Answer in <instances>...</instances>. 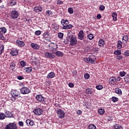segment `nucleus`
I'll list each match as a JSON object with an SVG mask.
<instances>
[{
  "label": "nucleus",
  "mask_w": 129,
  "mask_h": 129,
  "mask_svg": "<svg viewBox=\"0 0 129 129\" xmlns=\"http://www.w3.org/2000/svg\"><path fill=\"white\" fill-rule=\"evenodd\" d=\"M64 25V26H63V29H64V30H68V29H71L72 28H73V25H71V24H67L66 25V24H63Z\"/></svg>",
  "instance_id": "nucleus-22"
},
{
  "label": "nucleus",
  "mask_w": 129,
  "mask_h": 129,
  "mask_svg": "<svg viewBox=\"0 0 129 129\" xmlns=\"http://www.w3.org/2000/svg\"><path fill=\"white\" fill-rule=\"evenodd\" d=\"M10 16L11 18L14 20L15 19H18V18H19V16H20V14H19V12H18V11L13 10L11 12Z\"/></svg>",
  "instance_id": "nucleus-3"
},
{
  "label": "nucleus",
  "mask_w": 129,
  "mask_h": 129,
  "mask_svg": "<svg viewBox=\"0 0 129 129\" xmlns=\"http://www.w3.org/2000/svg\"><path fill=\"white\" fill-rule=\"evenodd\" d=\"M34 34L36 36H40L41 35V31L37 30L35 32Z\"/></svg>",
  "instance_id": "nucleus-54"
},
{
  "label": "nucleus",
  "mask_w": 129,
  "mask_h": 129,
  "mask_svg": "<svg viewBox=\"0 0 129 129\" xmlns=\"http://www.w3.org/2000/svg\"><path fill=\"white\" fill-rule=\"evenodd\" d=\"M78 38L79 40H83L84 39V32L83 30H81L78 34Z\"/></svg>",
  "instance_id": "nucleus-17"
},
{
  "label": "nucleus",
  "mask_w": 129,
  "mask_h": 129,
  "mask_svg": "<svg viewBox=\"0 0 129 129\" xmlns=\"http://www.w3.org/2000/svg\"><path fill=\"white\" fill-rule=\"evenodd\" d=\"M121 78L120 77H117V78L116 79V81H120L121 80Z\"/></svg>",
  "instance_id": "nucleus-63"
},
{
  "label": "nucleus",
  "mask_w": 129,
  "mask_h": 129,
  "mask_svg": "<svg viewBox=\"0 0 129 129\" xmlns=\"http://www.w3.org/2000/svg\"><path fill=\"white\" fill-rule=\"evenodd\" d=\"M57 48H52L51 49V52H52V54H55L56 53H57V51H58V49H57Z\"/></svg>",
  "instance_id": "nucleus-46"
},
{
  "label": "nucleus",
  "mask_w": 129,
  "mask_h": 129,
  "mask_svg": "<svg viewBox=\"0 0 129 129\" xmlns=\"http://www.w3.org/2000/svg\"><path fill=\"white\" fill-rule=\"evenodd\" d=\"M113 21L116 22L117 21V14L115 12H113L112 15Z\"/></svg>",
  "instance_id": "nucleus-24"
},
{
  "label": "nucleus",
  "mask_w": 129,
  "mask_h": 129,
  "mask_svg": "<svg viewBox=\"0 0 129 129\" xmlns=\"http://www.w3.org/2000/svg\"><path fill=\"white\" fill-rule=\"evenodd\" d=\"M6 115L4 113H0V119H5Z\"/></svg>",
  "instance_id": "nucleus-52"
},
{
  "label": "nucleus",
  "mask_w": 129,
  "mask_h": 129,
  "mask_svg": "<svg viewBox=\"0 0 129 129\" xmlns=\"http://www.w3.org/2000/svg\"><path fill=\"white\" fill-rule=\"evenodd\" d=\"M55 106L56 107H58V108H61V105H60L59 104H58V103H55Z\"/></svg>",
  "instance_id": "nucleus-62"
},
{
  "label": "nucleus",
  "mask_w": 129,
  "mask_h": 129,
  "mask_svg": "<svg viewBox=\"0 0 129 129\" xmlns=\"http://www.w3.org/2000/svg\"><path fill=\"white\" fill-rule=\"evenodd\" d=\"M84 60L86 63H90V64H94V62H95V60H94L91 57H86L84 58Z\"/></svg>",
  "instance_id": "nucleus-10"
},
{
  "label": "nucleus",
  "mask_w": 129,
  "mask_h": 129,
  "mask_svg": "<svg viewBox=\"0 0 129 129\" xmlns=\"http://www.w3.org/2000/svg\"><path fill=\"white\" fill-rule=\"evenodd\" d=\"M68 12L69 13V14H72L74 13V11H73V8H69L68 9Z\"/></svg>",
  "instance_id": "nucleus-43"
},
{
  "label": "nucleus",
  "mask_w": 129,
  "mask_h": 129,
  "mask_svg": "<svg viewBox=\"0 0 129 129\" xmlns=\"http://www.w3.org/2000/svg\"><path fill=\"white\" fill-rule=\"evenodd\" d=\"M6 129H18V126H17V124L15 123H10L8 124L6 127Z\"/></svg>",
  "instance_id": "nucleus-6"
},
{
  "label": "nucleus",
  "mask_w": 129,
  "mask_h": 129,
  "mask_svg": "<svg viewBox=\"0 0 129 129\" xmlns=\"http://www.w3.org/2000/svg\"><path fill=\"white\" fill-rule=\"evenodd\" d=\"M85 92L86 94H90L92 95V94H93V89L90 88H87Z\"/></svg>",
  "instance_id": "nucleus-19"
},
{
  "label": "nucleus",
  "mask_w": 129,
  "mask_h": 129,
  "mask_svg": "<svg viewBox=\"0 0 129 129\" xmlns=\"http://www.w3.org/2000/svg\"><path fill=\"white\" fill-rule=\"evenodd\" d=\"M122 41L123 43H127V41H128V36L126 35H123Z\"/></svg>",
  "instance_id": "nucleus-21"
},
{
  "label": "nucleus",
  "mask_w": 129,
  "mask_h": 129,
  "mask_svg": "<svg viewBox=\"0 0 129 129\" xmlns=\"http://www.w3.org/2000/svg\"><path fill=\"white\" fill-rule=\"evenodd\" d=\"M96 88L98 90H101V89H103V86H102V85H98L96 86Z\"/></svg>",
  "instance_id": "nucleus-50"
},
{
  "label": "nucleus",
  "mask_w": 129,
  "mask_h": 129,
  "mask_svg": "<svg viewBox=\"0 0 129 129\" xmlns=\"http://www.w3.org/2000/svg\"><path fill=\"white\" fill-rule=\"evenodd\" d=\"M123 55L125 56V57H129V50H125L124 52Z\"/></svg>",
  "instance_id": "nucleus-40"
},
{
  "label": "nucleus",
  "mask_w": 129,
  "mask_h": 129,
  "mask_svg": "<svg viewBox=\"0 0 129 129\" xmlns=\"http://www.w3.org/2000/svg\"><path fill=\"white\" fill-rule=\"evenodd\" d=\"M16 45H17L18 47L19 48H23V47L25 46V42L17 40H16Z\"/></svg>",
  "instance_id": "nucleus-12"
},
{
  "label": "nucleus",
  "mask_w": 129,
  "mask_h": 129,
  "mask_svg": "<svg viewBox=\"0 0 129 129\" xmlns=\"http://www.w3.org/2000/svg\"><path fill=\"white\" fill-rule=\"evenodd\" d=\"M26 123V125H30L31 126H33V125H35L34 124V120H31L30 119H28L25 121Z\"/></svg>",
  "instance_id": "nucleus-15"
},
{
  "label": "nucleus",
  "mask_w": 129,
  "mask_h": 129,
  "mask_svg": "<svg viewBox=\"0 0 129 129\" xmlns=\"http://www.w3.org/2000/svg\"><path fill=\"white\" fill-rule=\"evenodd\" d=\"M42 36L43 39H44L46 41H47V42H50L51 38L50 37V33L48 32V31H46L45 32H44Z\"/></svg>",
  "instance_id": "nucleus-7"
},
{
  "label": "nucleus",
  "mask_w": 129,
  "mask_h": 129,
  "mask_svg": "<svg viewBox=\"0 0 129 129\" xmlns=\"http://www.w3.org/2000/svg\"><path fill=\"white\" fill-rule=\"evenodd\" d=\"M20 65L22 67H25L26 65V63L24 60H22L20 61Z\"/></svg>",
  "instance_id": "nucleus-48"
},
{
  "label": "nucleus",
  "mask_w": 129,
  "mask_h": 129,
  "mask_svg": "<svg viewBox=\"0 0 129 129\" xmlns=\"http://www.w3.org/2000/svg\"><path fill=\"white\" fill-rule=\"evenodd\" d=\"M20 92L21 94H29L31 92V90L29 88L24 87L20 89Z\"/></svg>",
  "instance_id": "nucleus-4"
},
{
  "label": "nucleus",
  "mask_w": 129,
  "mask_h": 129,
  "mask_svg": "<svg viewBox=\"0 0 129 129\" xmlns=\"http://www.w3.org/2000/svg\"><path fill=\"white\" fill-rule=\"evenodd\" d=\"M18 124L19 126H24V122L22 121H20L18 122Z\"/></svg>",
  "instance_id": "nucleus-58"
},
{
  "label": "nucleus",
  "mask_w": 129,
  "mask_h": 129,
  "mask_svg": "<svg viewBox=\"0 0 129 129\" xmlns=\"http://www.w3.org/2000/svg\"><path fill=\"white\" fill-rule=\"evenodd\" d=\"M33 11L35 13H38V14H39V13H41V12L43 11V8L41 6H36L34 8Z\"/></svg>",
  "instance_id": "nucleus-14"
},
{
  "label": "nucleus",
  "mask_w": 129,
  "mask_h": 129,
  "mask_svg": "<svg viewBox=\"0 0 129 129\" xmlns=\"http://www.w3.org/2000/svg\"><path fill=\"white\" fill-rule=\"evenodd\" d=\"M33 112L35 115H42L43 111L41 108H37L33 110Z\"/></svg>",
  "instance_id": "nucleus-8"
},
{
  "label": "nucleus",
  "mask_w": 129,
  "mask_h": 129,
  "mask_svg": "<svg viewBox=\"0 0 129 129\" xmlns=\"http://www.w3.org/2000/svg\"><path fill=\"white\" fill-rule=\"evenodd\" d=\"M17 79H18V80H23V79H25V78L22 76H18Z\"/></svg>",
  "instance_id": "nucleus-56"
},
{
  "label": "nucleus",
  "mask_w": 129,
  "mask_h": 129,
  "mask_svg": "<svg viewBox=\"0 0 129 129\" xmlns=\"http://www.w3.org/2000/svg\"><path fill=\"white\" fill-rule=\"evenodd\" d=\"M44 56L46 58H48L49 59H54L56 56L54 54L51 52H46L44 53Z\"/></svg>",
  "instance_id": "nucleus-9"
},
{
  "label": "nucleus",
  "mask_w": 129,
  "mask_h": 129,
  "mask_svg": "<svg viewBox=\"0 0 129 129\" xmlns=\"http://www.w3.org/2000/svg\"><path fill=\"white\" fill-rule=\"evenodd\" d=\"M77 44V38L73 35L70 36V45L71 46H75Z\"/></svg>",
  "instance_id": "nucleus-2"
},
{
  "label": "nucleus",
  "mask_w": 129,
  "mask_h": 129,
  "mask_svg": "<svg viewBox=\"0 0 129 129\" xmlns=\"http://www.w3.org/2000/svg\"><path fill=\"white\" fill-rule=\"evenodd\" d=\"M112 100L113 102H116L118 100V98H117V97H112Z\"/></svg>",
  "instance_id": "nucleus-53"
},
{
  "label": "nucleus",
  "mask_w": 129,
  "mask_h": 129,
  "mask_svg": "<svg viewBox=\"0 0 129 129\" xmlns=\"http://www.w3.org/2000/svg\"><path fill=\"white\" fill-rule=\"evenodd\" d=\"M99 47H103L104 46V41L102 39H100L98 42Z\"/></svg>",
  "instance_id": "nucleus-27"
},
{
  "label": "nucleus",
  "mask_w": 129,
  "mask_h": 129,
  "mask_svg": "<svg viewBox=\"0 0 129 129\" xmlns=\"http://www.w3.org/2000/svg\"><path fill=\"white\" fill-rule=\"evenodd\" d=\"M11 94L13 97H13H11V100H12V101H15L16 99H17V97H18V98L21 97V93L17 90L12 91L11 92Z\"/></svg>",
  "instance_id": "nucleus-1"
},
{
  "label": "nucleus",
  "mask_w": 129,
  "mask_h": 129,
  "mask_svg": "<svg viewBox=\"0 0 129 129\" xmlns=\"http://www.w3.org/2000/svg\"><path fill=\"white\" fill-rule=\"evenodd\" d=\"M114 54L116 55V56L121 55V50L117 49L114 51Z\"/></svg>",
  "instance_id": "nucleus-36"
},
{
  "label": "nucleus",
  "mask_w": 129,
  "mask_h": 129,
  "mask_svg": "<svg viewBox=\"0 0 129 129\" xmlns=\"http://www.w3.org/2000/svg\"><path fill=\"white\" fill-rule=\"evenodd\" d=\"M64 53L62 51L57 50L55 53V55L57 57H63Z\"/></svg>",
  "instance_id": "nucleus-26"
},
{
  "label": "nucleus",
  "mask_w": 129,
  "mask_h": 129,
  "mask_svg": "<svg viewBox=\"0 0 129 129\" xmlns=\"http://www.w3.org/2000/svg\"><path fill=\"white\" fill-rule=\"evenodd\" d=\"M113 126H114V129H120L121 128V126L119 125V124H115L113 125Z\"/></svg>",
  "instance_id": "nucleus-38"
},
{
  "label": "nucleus",
  "mask_w": 129,
  "mask_h": 129,
  "mask_svg": "<svg viewBox=\"0 0 129 129\" xmlns=\"http://www.w3.org/2000/svg\"><path fill=\"white\" fill-rule=\"evenodd\" d=\"M56 113L59 118H64L65 117V112L61 109L56 111Z\"/></svg>",
  "instance_id": "nucleus-5"
},
{
  "label": "nucleus",
  "mask_w": 129,
  "mask_h": 129,
  "mask_svg": "<svg viewBox=\"0 0 129 129\" xmlns=\"http://www.w3.org/2000/svg\"><path fill=\"white\" fill-rule=\"evenodd\" d=\"M124 82H126V83H129V74H126L124 77Z\"/></svg>",
  "instance_id": "nucleus-32"
},
{
  "label": "nucleus",
  "mask_w": 129,
  "mask_h": 129,
  "mask_svg": "<svg viewBox=\"0 0 129 129\" xmlns=\"http://www.w3.org/2000/svg\"><path fill=\"white\" fill-rule=\"evenodd\" d=\"M73 76H76L77 75V71L76 70H74L72 72Z\"/></svg>",
  "instance_id": "nucleus-59"
},
{
  "label": "nucleus",
  "mask_w": 129,
  "mask_h": 129,
  "mask_svg": "<svg viewBox=\"0 0 129 129\" xmlns=\"http://www.w3.org/2000/svg\"><path fill=\"white\" fill-rule=\"evenodd\" d=\"M46 15L47 16H51V15H53V12L51 10H47L46 12Z\"/></svg>",
  "instance_id": "nucleus-42"
},
{
  "label": "nucleus",
  "mask_w": 129,
  "mask_h": 129,
  "mask_svg": "<svg viewBox=\"0 0 129 129\" xmlns=\"http://www.w3.org/2000/svg\"><path fill=\"white\" fill-rule=\"evenodd\" d=\"M5 116L6 117H13V114H12V112L9 111H7L5 112Z\"/></svg>",
  "instance_id": "nucleus-25"
},
{
  "label": "nucleus",
  "mask_w": 129,
  "mask_h": 129,
  "mask_svg": "<svg viewBox=\"0 0 129 129\" xmlns=\"http://www.w3.org/2000/svg\"><path fill=\"white\" fill-rule=\"evenodd\" d=\"M4 49H5V47H4V45H0V55H2V54H3V51H4Z\"/></svg>",
  "instance_id": "nucleus-45"
},
{
  "label": "nucleus",
  "mask_w": 129,
  "mask_h": 129,
  "mask_svg": "<svg viewBox=\"0 0 129 129\" xmlns=\"http://www.w3.org/2000/svg\"><path fill=\"white\" fill-rule=\"evenodd\" d=\"M54 77H55V73H54V72H51L50 73H49L46 77V78L48 79L54 78Z\"/></svg>",
  "instance_id": "nucleus-23"
},
{
  "label": "nucleus",
  "mask_w": 129,
  "mask_h": 129,
  "mask_svg": "<svg viewBox=\"0 0 129 129\" xmlns=\"http://www.w3.org/2000/svg\"><path fill=\"white\" fill-rule=\"evenodd\" d=\"M84 77L85 79H89V77H90V75L89 74L86 73L85 74Z\"/></svg>",
  "instance_id": "nucleus-55"
},
{
  "label": "nucleus",
  "mask_w": 129,
  "mask_h": 129,
  "mask_svg": "<svg viewBox=\"0 0 129 129\" xmlns=\"http://www.w3.org/2000/svg\"><path fill=\"white\" fill-rule=\"evenodd\" d=\"M77 113L78 114H79V115H80V114H82V111H81V110H79L77 111Z\"/></svg>",
  "instance_id": "nucleus-64"
},
{
  "label": "nucleus",
  "mask_w": 129,
  "mask_h": 129,
  "mask_svg": "<svg viewBox=\"0 0 129 129\" xmlns=\"http://www.w3.org/2000/svg\"><path fill=\"white\" fill-rule=\"evenodd\" d=\"M49 47H51V49H55L56 48H58V46L56 44L54 43H51L49 44Z\"/></svg>",
  "instance_id": "nucleus-35"
},
{
  "label": "nucleus",
  "mask_w": 129,
  "mask_h": 129,
  "mask_svg": "<svg viewBox=\"0 0 129 129\" xmlns=\"http://www.w3.org/2000/svg\"><path fill=\"white\" fill-rule=\"evenodd\" d=\"M116 84V78H115V77L111 78L109 79V84L110 85H114Z\"/></svg>",
  "instance_id": "nucleus-13"
},
{
  "label": "nucleus",
  "mask_w": 129,
  "mask_h": 129,
  "mask_svg": "<svg viewBox=\"0 0 129 129\" xmlns=\"http://www.w3.org/2000/svg\"><path fill=\"white\" fill-rule=\"evenodd\" d=\"M11 55L12 56H17L18 54H19V50L18 49H13L11 50V52H10Z\"/></svg>",
  "instance_id": "nucleus-18"
},
{
  "label": "nucleus",
  "mask_w": 129,
  "mask_h": 129,
  "mask_svg": "<svg viewBox=\"0 0 129 129\" xmlns=\"http://www.w3.org/2000/svg\"><path fill=\"white\" fill-rule=\"evenodd\" d=\"M24 70L25 71H26V72H27V73H31V72H32V67H27V68H24Z\"/></svg>",
  "instance_id": "nucleus-34"
},
{
  "label": "nucleus",
  "mask_w": 129,
  "mask_h": 129,
  "mask_svg": "<svg viewBox=\"0 0 129 129\" xmlns=\"http://www.w3.org/2000/svg\"><path fill=\"white\" fill-rule=\"evenodd\" d=\"M16 63H15V62L12 61L10 63V68L12 69V70H14V69H16Z\"/></svg>",
  "instance_id": "nucleus-30"
},
{
  "label": "nucleus",
  "mask_w": 129,
  "mask_h": 129,
  "mask_svg": "<svg viewBox=\"0 0 129 129\" xmlns=\"http://www.w3.org/2000/svg\"><path fill=\"white\" fill-rule=\"evenodd\" d=\"M61 25H62L63 27H64V25H67L69 24V22L68 21V20H62L61 21Z\"/></svg>",
  "instance_id": "nucleus-33"
},
{
  "label": "nucleus",
  "mask_w": 129,
  "mask_h": 129,
  "mask_svg": "<svg viewBox=\"0 0 129 129\" xmlns=\"http://www.w3.org/2000/svg\"><path fill=\"white\" fill-rule=\"evenodd\" d=\"M3 33H0V40H2V41H4L5 40V37L4 36Z\"/></svg>",
  "instance_id": "nucleus-57"
},
{
  "label": "nucleus",
  "mask_w": 129,
  "mask_h": 129,
  "mask_svg": "<svg viewBox=\"0 0 129 129\" xmlns=\"http://www.w3.org/2000/svg\"><path fill=\"white\" fill-rule=\"evenodd\" d=\"M89 129H96V126L94 124H91L88 126Z\"/></svg>",
  "instance_id": "nucleus-44"
},
{
  "label": "nucleus",
  "mask_w": 129,
  "mask_h": 129,
  "mask_svg": "<svg viewBox=\"0 0 129 129\" xmlns=\"http://www.w3.org/2000/svg\"><path fill=\"white\" fill-rule=\"evenodd\" d=\"M63 3V1L58 0V1H57V5H62Z\"/></svg>",
  "instance_id": "nucleus-61"
},
{
  "label": "nucleus",
  "mask_w": 129,
  "mask_h": 129,
  "mask_svg": "<svg viewBox=\"0 0 129 129\" xmlns=\"http://www.w3.org/2000/svg\"><path fill=\"white\" fill-rule=\"evenodd\" d=\"M116 59H117V60H121L122 59H123V57L121 54L116 55Z\"/></svg>",
  "instance_id": "nucleus-49"
},
{
  "label": "nucleus",
  "mask_w": 129,
  "mask_h": 129,
  "mask_svg": "<svg viewBox=\"0 0 129 129\" xmlns=\"http://www.w3.org/2000/svg\"><path fill=\"white\" fill-rule=\"evenodd\" d=\"M115 92L117 94H119L120 95H121V94H122V92H121V90L118 88H116L115 89Z\"/></svg>",
  "instance_id": "nucleus-28"
},
{
  "label": "nucleus",
  "mask_w": 129,
  "mask_h": 129,
  "mask_svg": "<svg viewBox=\"0 0 129 129\" xmlns=\"http://www.w3.org/2000/svg\"><path fill=\"white\" fill-rule=\"evenodd\" d=\"M98 112L100 114L102 115V114H104V112H105V111H104V109L102 108H100V109H99Z\"/></svg>",
  "instance_id": "nucleus-39"
},
{
  "label": "nucleus",
  "mask_w": 129,
  "mask_h": 129,
  "mask_svg": "<svg viewBox=\"0 0 129 129\" xmlns=\"http://www.w3.org/2000/svg\"><path fill=\"white\" fill-rule=\"evenodd\" d=\"M63 36H64V34L61 32H59L58 33V37L59 39H62L63 38Z\"/></svg>",
  "instance_id": "nucleus-51"
},
{
  "label": "nucleus",
  "mask_w": 129,
  "mask_h": 129,
  "mask_svg": "<svg viewBox=\"0 0 129 129\" xmlns=\"http://www.w3.org/2000/svg\"><path fill=\"white\" fill-rule=\"evenodd\" d=\"M125 74H126V73L124 71H121L119 72V75L121 77H124V76H125Z\"/></svg>",
  "instance_id": "nucleus-41"
},
{
  "label": "nucleus",
  "mask_w": 129,
  "mask_h": 129,
  "mask_svg": "<svg viewBox=\"0 0 129 129\" xmlns=\"http://www.w3.org/2000/svg\"><path fill=\"white\" fill-rule=\"evenodd\" d=\"M116 47L117 49H120L122 48V42L120 40L117 41Z\"/></svg>",
  "instance_id": "nucleus-20"
},
{
  "label": "nucleus",
  "mask_w": 129,
  "mask_h": 129,
  "mask_svg": "<svg viewBox=\"0 0 129 129\" xmlns=\"http://www.w3.org/2000/svg\"><path fill=\"white\" fill-rule=\"evenodd\" d=\"M63 42L66 44H68L69 42L70 43V35L67 37V38L64 40Z\"/></svg>",
  "instance_id": "nucleus-31"
},
{
  "label": "nucleus",
  "mask_w": 129,
  "mask_h": 129,
  "mask_svg": "<svg viewBox=\"0 0 129 129\" xmlns=\"http://www.w3.org/2000/svg\"><path fill=\"white\" fill-rule=\"evenodd\" d=\"M30 46L32 49H34V50H39L40 46L37 44L35 43H31L30 44Z\"/></svg>",
  "instance_id": "nucleus-16"
},
{
  "label": "nucleus",
  "mask_w": 129,
  "mask_h": 129,
  "mask_svg": "<svg viewBox=\"0 0 129 129\" xmlns=\"http://www.w3.org/2000/svg\"><path fill=\"white\" fill-rule=\"evenodd\" d=\"M69 87H71V88H72V87H74V84L72 83H69Z\"/></svg>",
  "instance_id": "nucleus-60"
},
{
  "label": "nucleus",
  "mask_w": 129,
  "mask_h": 129,
  "mask_svg": "<svg viewBox=\"0 0 129 129\" xmlns=\"http://www.w3.org/2000/svg\"><path fill=\"white\" fill-rule=\"evenodd\" d=\"M7 33V28L6 27H1L0 28V33L1 34H6Z\"/></svg>",
  "instance_id": "nucleus-29"
},
{
  "label": "nucleus",
  "mask_w": 129,
  "mask_h": 129,
  "mask_svg": "<svg viewBox=\"0 0 129 129\" xmlns=\"http://www.w3.org/2000/svg\"><path fill=\"white\" fill-rule=\"evenodd\" d=\"M87 37L89 38L90 40H92L94 38V35L92 33H90L89 35H87Z\"/></svg>",
  "instance_id": "nucleus-37"
},
{
  "label": "nucleus",
  "mask_w": 129,
  "mask_h": 129,
  "mask_svg": "<svg viewBox=\"0 0 129 129\" xmlns=\"http://www.w3.org/2000/svg\"><path fill=\"white\" fill-rule=\"evenodd\" d=\"M35 98L39 102H43L45 100V98L42 95H36Z\"/></svg>",
  "instance_id": "nucleus-11"
},
{
  "label": "nucleus",
  "mask_w": 129,
  "mask_h": 129,
  "mask_svg": "<svg viewBox=\"0 0 129 129\" xmlns=\"http://www.w3.org/2000/svg\"><path fill=\"white\" fill-rule=\"evenodd\" d=\"M99 10L102 12L105 10V7L103 5H101L99 6Z\"/></svg>",
  "instance_id": "nucleus-47"
}]
</instances>
